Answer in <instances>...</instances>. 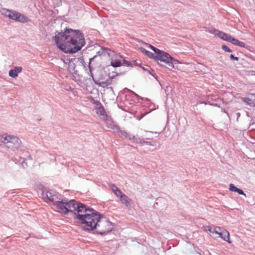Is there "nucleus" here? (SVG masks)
<instances>
[{"label": "nucleus", "instance_id": "f257e3e1", "mask_svg": "<svg viewBox=\"0 0 255 255\" xmlns=\"http://www.w3.org/2000/svg\"><path fill=\"white\" fill-rule=\"evenodd\" d=\"M57 46L65 53H74L80 50L85 44L83 34L79 30L66 28L58 32L54 38Z\"/></svg>", "mask_w": 255, "mask_h": 255}, {"label": "nucleus", "instance_id": "f03ea898", "mask_svg": "<svg viewBox=\"0 0 255 255\" xmlns=\"http://www.w3.org/2000/svg\"><path fill=\"white\" fill-rule=\"evenodd\" d=\"M82 219L80 223L86 225V230H96L98 234L105 235L112 230V224L107 220L98 211L87 207L83 216H79Z\"/></svg>", "mask_w": 255, "mask_h": 255}, {"label": "nucleus", "instance_id": "7ed1b4c3", "mask_svg": "<svg viewBox=\"0 0 255 255\" xmlns=\"http://www.w3.org/2000/svg\"><path fill=\"white\" fill-rule=\"evenodd\" d=\"M58 202L55 205L58 212L64 214H67L69 212L73 213L74 218L79 223L82 219L79 216H83L88 207L84 204L78 202L74 200H71L68 202L67 200L63 199Z\"/></svg>", "mask_w": 255, "mask_h": 255}, {"label": "nucleus", "instance_id": "20e7f679", "mask_svg": "<svg viewBox=\"0 0 255 255\" xmlns=\"http://www.w3.org/2000/svg\"><path fill=\"white\" fill-rule=\"evenodd\" d=\"M154 59L159 65L170 70L174 68V63L177 62L168 53L162 50H160V52L155 55Z\"/></svg>", "mask_w": 255, "mask_h": 255}, {"label": "nucleus", "instance_id": "39448f33", "mask_svg": "<svg viewBox=\"0 0 255 255\" xmlns=\"http://www.w3.org/2000/svg\"><path fill=\"white\" fill-rule=\"evenodd\" d=\"M4 141L3 147L10 151H24L25 150V147L21 144V141L16 136L13 135L5 136Z\"/></svg>", "mask_w": 255, "mask_h": 255}, {"label": "nucleus", "instance_id": "423d86ee", "mask_svg": "<svg viewBox=\"0 0 255 255\" xmlns=\"http://www.w3.org/2000/svg\"><path fill=\"white\" fill-rule=\"evenodd\" d=\"M1 12L2 14L18 22L24 23L27 22L28 20L27 17L14 10L3 8Z\"/></svg>", "mask_w": 255, "mask_h": 255}, {"label": "nucleus", "instance_id": "0eeeda50", "mask_svg": "<svg viewBox=\"0 0 255 255\" xmlns=\"http://www.w3.org/2000/svg\"><path fill=\"white\" fill-rule=\"evenodd\" d=\"M123 56L119 55H116L112 57L111 65L114 67H118L122 65Z\"/></svg>", "mask_w": 255, "mask_h": 255}, {"label": "nucleus", "instance_id": "6e6552de", "mask_svg": "<svg viewBox=\"0 0 255 255\" xmlns=\"http://www.w3.org/2000/svg\"><path fill=\"white\" fill-rule=\"evenodd\" d=\"M79 61V58H71L69 60V70L70 72L77 74L78 71L75 70V63Z\"/></svg>", "mask_w": 255, "mask_h": 255}, {"label": "nucleus", "instance_id": "1a4fd4ad", "mask_svg": "<svg viewBox=\"0 0 255 255\" xmlns=\"http://www.w3.org/2000/svg\"><path fill=\"white\" fill-rule=\"evenodd\" d=\"M54 192V191L53 190L48 191L47 190H44L42 193V198L45 200L51 201Z\"/></svg>", "mask_w": 255, "mask_h": 255}, {"label": "nucleus", "instance_id": "9d476101", "mask_svg": "<svg viewBox=\"0 0 255 255\" xmlns=\"http://www.w3.org/2000/svg\"><path fill=\"white\" fill-rule=\"evenodd\" d=\"M22 69L21 67H15L13 69H11L9 71V76L14 78L17 76L18 73L21 72Z\"/></svg>", "mask_w": 255, "mask_h": 255}, {"label": "nucleus", "instance_id": "9b49d317", "mask_svg": "<svg viewBox=\"0 0 255 255\" xmlns=\"http://www.w3.org/2000/svg\"><path fill=\"white\" fill-rule=\"evenodd\" d=\"M63 199L62 195L59 194L58 193H57L55 191H54L51 200V201L53 203L54 205L55 206V205L58 204V202H60Z\"/></svg>", "mask_w": 255, "mask_h": 255}, {"label": "nucleus", "instance_id": "f8f14e48", "mask_svg": "<svg viewBox=\"0 0 255 255\" xmlns=\"http://www.w3.org/2000/svg\"><path fill=\"white\" fill-rule=\"evenodd\" d=\"M217 35L221 39L230 42L231 38L232 36L230 35H229L227 33H225L224 32L222 31H218V33H217Z\"/></svg>", "mask_w": 255, "mask_h": 255}, {"label": "nucleus", "instance_id": "ddd939ff", "mask_svg": "<svg viewBox=\"0 0 255 255\" xmlns=\"http://www.w3.org/2000/svg\"><path fill=\"white\" fill-rule=\"evenodd\" d=\"M218 235L219 236V237L223 239L224 241H228L229 243H230L229 241V233L227 230L223 229Z\"/></svg>", "mask_w": 255, "mask_h": 255}, {"label": "nucleus", "instance_id": "4468645a", "mask_svg": "<svg viewBox=\"0 0 255 255\" xmlns=\"http://www.w3.org/2000/svg\"><path fill=\"white\" fill-rule=\"evenodd\" d=\"M230 42L232 43L235 45L239 46L241 47H246V43L238 40V39H236L234 38V37H232L231 38V40L230 41Z\"/></svg>", "mask_w": 255, "mask_h": 255}, {"label": "nucleus", "instance_id": "2eb2a0df", "mask_svg": "<svg viewBox=\"0 0 255 255\" xmlns=\"http://www.w3.org/2000/svg\"><path fill=\"white\" fill-rule=\"evenodd\" d=\"M140 50L142 53H144L146 56H147L150 58L154 59L155 56V54L154 53L147 51L143 47H140Z\"/></svg>", "mask_w": 255, "mask_h": 255}, {"label": "nucleus", "instance_id": "dca6fc26", "mask_svg": "<svg viewBox=\"0 0 255 255\" xmlns=\"http://www.w3.org/2000/svg\"><path fill=\"white\" fill-rule=\"evenodd\" d=\"M103 50H101V48L100 50L97 52L96 55H95L92 58L90 59V60H90V62H89V70H90V72H91V71H92V67L91 66V62L93 61H94V60L95 58H96L98 57V56L103 55Z\"/></svg>", "mask_w": 255, "mask_h": 255}, {"label": "nucleus", "instance_id": "f3484780", "mask_svg": "<svg viewBox=\"0 0 255 255\" xmlns=\"http://www.w3.org/2000/svg\"><path fill=\"white\" fill-rule=\"evenodd\" d=\"M247 102L249 103V104L250 105H255V94H250L248 97L246 98Z\"/></svg>", "mask_w": 255, "mask_h": 255}, {"label": "nucleus", "instance_id": "a211bd4d", "mask_svg": "<svg viewBox=\"0 0 255 255\" xmlns=\"http://www.w3.org/2000/svg\"><path fill=\"white\" fill-rule=\"evenodd\" d=\"M121 201L123 204H124L127 207L129 206V203L128 202V198L125 194L121 196L120 197Z\"/></svg>", "mask_w": 255, "mask_h": 255}, {"label": "nucleus", "instance_id": "6ab92c4d", "mask_svg": "<svg viewBox=\"0 0 255 255\" xmlns=\"http://www.w3.org/2000/svg\"><path fill=\"white\" fill-rule=\"evenodd\" d=\"M108 128L113 129L115 132H118L120 130V128L112 122L108 124Z\"/></svg>", "mask_w": 255, "mask_h": 255}, {"label": "nucleus", "instance_id": "aec40b11", "mask_svg": "<svg viewBox=\"0 0 255 255\" xmlns=\"http://www.w3.org/2000/svg\"><path fill=\"white\" fill-rule=\"evenodd\" d=\"M95 83L96 85L101 86L103 88L108 87L105 81H101L98 80L97 81H95Z\"/></svg>", "mask_w": 255, "mask_h": 255}, {"label": "nucleus", "instance_id": "412c9836", "mask_svg": "<svg viewBox=\"0 0 255 255\" xmlns=\"http://www.w3.org/2000/svg\"><path fill=\"white\" fill-rule=\"evenodd\" d=\"M101 50H103V55L104 56H106V55L110 56L112 52V51L109 48L103 47H101Z\"/></svg>", "mask_w": 255, "mask_h": 255}, {"label": "nucleus", "instance_id": "4be33fe9", "mask_svg": "<svg viewBox=\"0 0 255 255\" xmlns=\"http://www.w3.org/2000/svg\"><path fill=\"white\" fill-rule=\"evenodd\" d=\"M122 65H125L128 67H132V63L131 62L127 61L123 58V60L122 61Z\"/></svg>", "mask_w": 255, "mask_h": 255}, {"label": "nucleus", "instance_id": "5701e85b", "mask_svg": "<svg viewBox=\"0 0 255 255\" xmlns=\"http://www.w3.org/2000/svg\"><path fill=\"white\" fill-rule=\"evenodd\" d=\"M143 69L145 70V71H147L150 75H151L152 76H153V77H155L154 75V71L150 68V67H149V66H147L146 65V67H143Z\"/></svg>", "mask_w": 255, "mask_h": 255}, {"label": "nucleus", "instance_id": "b1692460", "mask_svg": "<svg viewBox=\"0 0 255 255\" xmlns=\"http://www.w3.org/2000/svg\"><path fill=\"white\" fill-rule=\"evenodd\" d=\"M146 45L149 47L150 48L151 50H152L154 52H155V54L156 55L157 53H159L160 52V50L159 49L154 47L153 46L149 44H148V43H146Z\"/></svg>", "mask_w": 255, "mask_h": 255}, {"label": "nucleus", "instance_id": "393cba45", "mask_svg": "<svg viewBox=\"0 0 255 255\" xmlns=\"http://www.w3.org/2000/svg\"><path fill=\"white\" fill-rule=\"evenodd\" d=\"M222 230L223 229L219 227H213V234L219 235Z\"/></svg>", "mask_w": 255, "mask_h": 255}, {"label": "nucleus", "instance_id": "a878e982", "mask_svg": "<svg viewBox=\"0 0 255 255\" xmlns=\"http://www.w3.org/2000/svg\"><path fill=\"white\" fill-rule=\"evenodd\" d=\"M239 188L235 186L234 184H230L229 185V190L232 192H237Z\"/></svg>", "mask_w": 255, "mask_h": 255}, {"label": "nucleus", "instance_id": "bb28decb", "mask_svg": "<svg viewBox=\"0 0 255 255\" xmlns=\"http://www.w3.org/2000/svg\"><path fill=\"white\" fill-rule=\"evenodd\" d=\"M222 49L225 52H232V50L225 45H223L222 46Z\"/></svg>", "mask_w": 255, "mask_h": 255}, {"label": "nucleus", "instance_id": "cd10ccee", "mask_svg": "<svg viewBox=\"0 0 255 255\" xmlns=\"http://www.w3.org/2000/svg\"><path fill=\"white\" fill-rule=\"evenodd\" d=\"M4 139H5V136L0 135V146L3 147H4Z\"/></svg>", "mask_w": 255, "mask_h": 255}, {"label": "nucleus", "instance_id": "c85d7f7f", "mask_svg": "<svg viewBox=\"0 0 255 255\" xmlns=\"http://www.w3.org/2000/svg\"><path fill=\"white\" fill-rule=\"evenodd\" d=\"M131 140L135 142H141V140L139 138H138L136 136H135L134 135L132 136Z\"/></svg>", "mask_w": 255, "mask_h": 255}, {"label": "nucleus", "instance_id": "c756f323", "mask_svg": "<svg viewBox=\"0 0 255 255\" xmlns=\"http://www.w3.org/2000/svg\"><path fill=\"white\" fill-rule=\"evenodd\" d=\"M118 132L120 133L121 135L122 136H125L126 137L128 136V133L124 130H121V129Z\"/></svg>", "mask_w": 255, "mask_h": 255}, {"label": "nucleus", "instance_id": "7c9ffc66", "mask_svg": "<svg viewBox=\"0 0 255 255\" xmlns=\"http://www.w3.org/2000/svg\"><path fill=\"white\" fill-rule=\"evenodd\" d=\"M21 165L23 168H26L27 167V163L25 162V159L24 158H21Z\"/></svg>", "mask_w": 255, "mask_h": 255}, {"label": "nucleus", "instance_id": "2f4dec72", "mask_svg": "<svg viewBox=\"0 0 255 255\" xmlns=\"http://www.w3.org/2000/svg\"><path fill=\"white\" fill-rule=\"evenodd\" d=\"M112 79L111 77H109L107 80H105L107 86L111 85L112 84Z\"/></svg>", "mask_w": 255, "mask_h": 255}, {"label": "nucleus", "instance_id": "473e14b6", "mask_svg": "<svg viewBox=\"0 0 255 255\" xmlns=\"http://www.w3.org/2000/svg\"><path fill=\"white\" fill-rule=\"evenodd\" d=\"M117 196L121 197L122 195H124L120 190H118L116 192L114 193Z\"/></svg>", "mask_w": 255, "mask_h": 255}, {"label": "nucleus", "instance_id": "72a5a7b5", "mask_svg": "<svg viewBox=\"0 0 255 255\" xmlns=\"http://www.w3.org/2000/svg\"><path fill=\"white\" fill-rule=\"evenodd\" d=\"M111 187L114 193L116 192L118 190H119L118 188L114 184H113Z\"/></svg>", "mask_w": 255, "mask_h": 255}, {"label": "nucleus", "instance_id": "f704fd0d", "mask_svg": "<svg viewBox=\"0 0 255 255\" xmlns=\"http://www.w3.org/2000/svg\"><path fill=\"white\" fill-rule=\"evenodd\" d=\"M230 57L231 59L232 60L238 61L239 59V57H235L233 54H231L230 56Z\"/></svg>", "mask_w": 255, "mask_h": 255}, {"label": "nucleus", "instance_id": "c9c22d12", "mask_svg": "<svg viewBox=\"0 0 255 255\" xmlns=\"http://www.w3.org/2000/svg\"><path fill=\"white\" fill-rule=\"evenodd\" d=\"M237 193H238L240 195H244L245 196H246V194L244 192L243 190L241 189H238V191L237 192Z\"/></svg>", "mask_w": 255, "mask_h": 255}, {"label": "nucleus", "instance_id": "e433bc0d", "mask_svg": "<svg viewBox=\"0 0 255 255\" xmlns=\"http://www.w3.org/2000/svg\"><path fill=\"white\" fill-rule=\"evenodd\" d=\"M219 31V30H216V29H213V30H210L209 31V32L210 33H212V34H214L215 35H217V33H218V32Z\"/></svg>", "mask_w": 255, "mask_h": 255}, {"label": "nucleus", "instance_id": "4c0bfd02", "mask_svg": "<svg viewBox=\"0 0 255 255\" xmlns=\"http://www.w3.org/2000/svg\"><path fill=\"white\" fill-rule=\"evenodd\" d=\"M209 229H208V230L211 233H213V227H208Z\"/></svg>", "mask_w": 255, "mask_h": 255}, {"label": "nucleus", "instance_id": "58836bf2", "mask_svg": "<svg viewBox=\"0 0 255 255\" xmlns=\"http://www.w3.org/2000/svg\"><path fill=\"white\" fill-rule=\"evenodd\" d=\"M100 115H104L105 113V111L104 109H102V110H100Z\"/></svg>", "mask_w": 255, "mask_h": 255}, {"label": "nucleus", "instance_id": "ea45409f", "mask_svg": "<svg viewBox=\"0 0 255 255\" xmlns=\"http://www.w3.org/2000/svg\"><path fill=\"white\" fill-rule=\"evenodd\" d=\"M132 135H128V136H127V138H128V139H129V140H131V139H132Z\"/></svg>", "mask_w": 255, "mask_h": 255}, {"label": "nucleus", "instance_id": "a19ab883", "mask_svg": "<svg viewBox=\"0 0 255 255\" xmlns=\"http://www.w3.org/2000/svg\"><path fill=\"white\" fill-rule=\"evenodd\" d=\"M236 115H237V118H238L240 116V114L239 113H236Z\"/></svg>", "mask_w": 255, "mask_h": 255}, {"label": "nucleus", "instance_id": "79ce46f5", "mask_svg": "<svg viewBox=\"0 0 255 255\" xmlns=\"http://www.w3.org/2000/svg\"><path fill=\"white\" fill-rule=\"evenodd\" d=\"M28 158H29V159H32V158H31V155H29V156H28Z\"/></svg>", "mask_w": 255, "mask_h": 255}, {"label": "nucleus", "instance_id": "37998d69", "mask_svg": "<svg viewBox=\"0 0 255 255\" xmlns=\"http://www.w3.org/2000/svg\"><path fill=\"white\" fill-rule=\"evenodd\" d=\"M145 143L146 144H149V142H147V141H145Z\"/></svg>", "mask_w": 255, "mask_h": 255}]
</instances>
